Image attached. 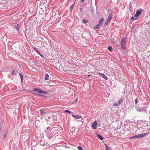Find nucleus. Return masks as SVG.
Instances as JSON below:
<instances>
[{"mask_svg": "<svg viewBox=\"0 0 150 150\" xmlns=\"http://www.w3.org/2000/svg\"><path fill=\"white\" fill-rule=\"evenodd\" d=\"M104 19L103 18H102L101 19H100L99 20V25H101L103 23V21H104Z\"/></svg>", "mask_w": 150, "mask_h": 150, "instance_id": "nucleus-11", "label": "nucleus"}, {"mask_svg": "<svg viewBox=\"0 0 150 150\" xmlns=\"http://www.w3.org/2000/svg\"><path fill=\"white\" fill-rule=\"evenodd\" d=\"M64 112H67V113H72V112H71V111H69V110H65Z\"/></svg>", "mask_w": 150, "mask_h": 150, "instance_id": "nucleus-29", "label": "nucleus"}, {"mask_svg": "<svg viewBox=\"0 0 150 150\" xmlns=\"http://www.w3.org/2000/svg\"><path fill=\"white\" fill-rule=\"evenodd\" d=\"M129 10L130 11H131V8L130 7H129Z\"/></svg>", "mask_w": 150, "mask_h": 150, "instance_id": "nucleus-40", "label": "nucleus"}, {"mask_svg": "<svg viewBox=\"0 0 150 150\" xmlns=\"http://www.w3.org/2000/svg\"><path fill=\"white\" fill-rule=\"evenodd\" d=\"M72 116L74 118L76 119H79L81 117V116L80 115H74V114L72 115Z\"/></svg>", "mask_w": 150, "mask_h": 150, "instance_id": "nucleus-8", "label": "nucleus"}, {"mask_svg": "<svg viewBox=\"0 0 150 150\" xmlns=\"http://www.w3.org/2000/svg\"><path fill=\"white\" fill-rule=\"evenodd\" d=\"M135 102L136 104H137L138 103V99L137 98L135 99Z\"/></svg>", "mask_w": 150, "mask_h": 150, "instance_id": "nucleus-32", "label": "nucleus"}, {"mask_svg": "<svg viewBox=\"0 0 150 150\" xmlns=\"http://www.w3.org/2000/svg\"><path fill=\"white\" fill-rule=\"evenodd\" d=\"M85 0H81V2H83Z\"/></svg>", "mask_w": 150, "mask_h": 150, "instance_id": "nucleus-38", "label": "nucleus"}, {"mask_svg": "<svg viewBox=\"0 0 150 150\" xmlns=\"http://www.w3.org/2000/svg\"><path fill=\"white\" fill-rule=\"evenodd\" d=\"M7 135V134H5L4 135V138H3V139H4L5 137H6V136Z\"/></svg>", "mask_w": 150, "mask_h": 150, "instance_id": "nucleus-35", "label": "nucleus"}, {"mask_svg": "<svg viewBox=\"0 0 150 150\" xmlns=\"http://www.w3.org/2000/svg\"><path fill=\"white\" fill-rule=\"evenodd\" d=\"M143 10L142 9L140 8L139 10H137L136 11V13L134 15L135 17H138L141 14L142 11Z\"/></svg>", "mask_w": 150, "mask_h": 150, "instance_id": "nucleus-3", "label": "nucleus"}, {"mask_svg": "<svg viewBox=\"0 0 150 150\" xmlns=\"http://www.w3.org/2000/svg\"><path fill=\"white\" fill-rule=\"evenodd\" d=\"M35 94L36 95H37V96H41V97H45L44 96L41 95L40 94H37V93H35Z\"/></svg>", "mask_w": 150, "mask_h": 150, "instance_id": "nucleus-28", "label": "nucleus"}, {"mask_svg": "<svg viewBox=\"0 0 150 150\" xmlns=\"http://www.w3.org/2000/svg\"><path fill=\"white\" fill-rule=\"evenodd\" d=\"M122 100L121 99H120V100L118 101V104L119 105H120L121 103H122Z\"/></svg>", "mask_w": 150, "mask_h": 150, "instance_id": "nucleus-25", "label": "nucleus"}, {"mask_svg": "<svg viewBox=\"0 0 150 150\" xmlns=\"http://www.w3.org/2000/svg\"><path fill=\"white\" fill-rule=\"evenodd\" d=\"M50 127H48L46 129L47 130V131H49L50 130Z\"/></svg>", "mask_w": 150, "mask_h": 150, "instance_id": "nucleus-33", "label": "nucleus"}, {"mask_svg": "<svg viewBox=\"0 0 150 150\" xmlns=\"http://www.w3.org/2000/svg\"><path fill=\"white\" fill-rule=\"evenodd\" d=\"M113 105L114 106H118L119 105L117 102L114 103Z\"/></svg>", "mask_w": 150, "mask_h": 150, "instance_id": "nucleus-27", "label": "nucleus"}, {"mask_svg": "<svg viewBox=\"0 0 150 150\" xmlns=\"http://www.w3.org/2000/svg\"><path fill=\"white\" fill-rule=\"evenodd\" d=\"M34 50L39 54H40V52L38 51L37 48L36 47H34L33 48Z\"/></svg>", "mask_w": 150, "mask_h": 150, "instance_id": "nucleus-21", "label": "nucleus"}, {"mask_svg": "<svg viewBox=\"0 0 150 150\" xmlns=\"http://www.w3.org/2000/svg\"><path fill=\"white\" fill-rule=\"evenodd\" d=\"M16 29L18 31H19V27L18 25H16L15 26Z\"/></svg>", "mask_w": 150, "mask_h": 150, "instance_id": "nucleus-24", "label": "nucleus"}, {"mask_svg": "<svg viewBox=\"0 0 150 150\" xmlns=\"http://www.w3.org/2000/svg\"><path fill=\"white\" fill-rule=\"evenodd\" d=\"M112 14H110L109 15L108 18L106 19V21H110L111 20L112 18Z\"/></svg>", "mask_w": 150, "mask_h": 150, "instance_id": "nucleus-6", "label": "nucleus"}, {"mask_svg": "<svg viewBox=\"0 0 150 150\" xmlns=\"http://www.w3.org/2000/svg\"><path fill=\"white\" fill-rule=\"evenodd\" d=\"M108 21H106V22H105V25H107L108 24Z\"/></svg>", "mask_w": 150, "mask_h": 150, "instance_id": "nucleus-34", "label": "nucleus"}, {"mask_svg": "<svg viewBox=\"0 0 150 150\" xmlns=\"http://www.w3.org/2000/svg\"><path fill=\"white\" fill-rule=\"evenodd\" d=\"M139 134H137L134 136V137L135 138H139V137L138 136Z\"/></svg>", "mask_w": 150, "mask_h": 150, "instance_id": "nucleus-31", "label": "nucleus"}, {"mask_svg": "<svg viewBox=\"0 0 150 150\" xmlns=\"http://www.w3.org/2000/svg\"><path fill=\"white\" fill-rule=\"evenodd\" d=\"M34 91H37L38 93H40V92H42V90L38 88H34Z\"/></svg>", "mask_w": 150, "mask_h": 150, "instance_id": "nucleus-9", "label": "nucleus"}, {"mask_svg": "<svg viewBox=\"0 0 150 150\" xmlns=\"http://www.w3.org/2000/svg\"><path fill=\"white\" fill-rule=\"evenodd\" d=\"M97 123L96 122H95L93 123L92 125V128L94 129H96L97 127Z\"/></svg>", "mask_w": 150, "mask_h": 150, "instance_id": "nucleus-4", "label": "nucleus"}, {"mask_svg": "<svg viewBox=\"0 0 150 150\" xmlns=\"http://www.w3.org/2000/svg\"><path fill=\"white\" fill-rule=\"evenodd\" d=\"M135 108L137 111L138 112H144L146 111L147 108L145 106H143L142 108L139 107H135Z\"/></svg>", "mask_w": 150, "mask_h": 150, "instance_id": "nucleus-1", "label": "nucleus"}, {"mask_svg": "<svg viewBox=\"0 0 150 150\" xmlns=\"http://www.w3.org/2000/svg\"><path fill=\"white\" fill-rule=\"evenodd\" d=\"M75 129L74 127H73L71 128L70 130V132L71 133H73L75 132Z\"/></svg>", "mask_w": 150, "mask_h": 150, "instance_id": "nucleus-13", "label": "nucleus"}, {"mask_svg": "<svg viewBox=\"0 0 150 150\" xmlns=\"http://www.w3.org/2000/svg\"><path fill=\"white\" fill-rule=\"evenodd\" d=\"M105 146L106 147L105 150H110V149L108 147V146L106 144H105Z\"/></svg>", "mask_w": 150, "mask_h": 150, "instance_id": "nucleus-22", "label": "nucleus"}, {"mask_svg": "<svg viewBox=\"0 0 150 150\" xmlns=\"http://www.w3.org/2000/svg\"><path fill=\"white\" fill-rule=\"evenodd\" d=\"M49 76L48 74H46L45 77V79L46 80H47L48 79Z\"/></svg>", "mask_w": 150, "mask_h": 150, "instance_id": "nucleus-16", "label": "nucleus"}, {"mask_svg": "<svg viewBox=\"0 0 150 150\" xmlns=\"http://www.w3.org/2000/svg\"><path fill=\"white\" fill-rule=\"evenodd\" d=\"M126 40V38H123L122 39L121 41L120 46L121 48L123 50L125 49V45L126 43V42L125 41Z\"/></svg>", "mask_w": 150, "mask_h": 150, "instance_id": "nucleus-2", "label": "nucleus"}, {"mask_svg": "<svg viewBox=\"0 0 150 150\" xmlns=\"http://www.w3.org/2000/svg\"><path fill=\"white\" fill-rule=\"evenodd\" d=\"M74 4H72L70 6V10L71 11H72V10L73 9V8L74 7Z\"/></svg>", "mask_w": 150, "mask_h": 150, "instance_id": "nucleus-19", "label": "nucleus"}, {"mask_svg": "<svg viewBox=\"0 0 150 150\" xmlns=\"http://www.w3.org/2000/svg\"><path fill=\"white\" fill-rule=\"evenodd\" d=\"M39 111L40 112V115L42 117L43 116V115L44 114H45V113H46V114H47V112H45V111H44L42 110V109H40V110H39Z\"/></svg>", "mask_w": 150, "mask_h": 150, "instance_id": "nucleus-5", "label": "nucleus"}, {"mask_svg": "<svg viewBox=\"0 0 150 150\" xmlns=\"http://www.w3.org/2000/svg\"><path fill=\"white\" fill-rule=\"evenodd\" d=\"M97 136L101 140H102L104 139V137L101 135L98 134L97 135Z\"/></svg>", "mask_w": 150, "mask_h": 150, "instance_id": "nucleus-17", "label": "nucleus"}, {"mask_svg": "<svg viewBox=\"0 0 150 150\" xmlns=\"http://www.w3.org/2000/svg\"><path fill=\"white\" fill-rule=\"evenodd\" d=\"M39 54L42 57V55L40 53V54Z\"/></svg>", "mask_w": 150, "mask_h": 150, "instance_id": "nucleus-41", "label": "nucleus"}, {"mask_svg": "<svg viewBox=\"0 0 150 150\" xmlns=\"http://www.w3.org/2000/svg\"><path fill=\"white\" fill-rule=\"evenodd\" d=\"M88 21L87 19H83V22L85 23H87Z\"/></svg>", "mask_w": 150, "mask_h": 150, "instance_id": "nucleus-23", "label": "nucleus"}, {"mask_svg": "<svg viewBox=\"0 0 150 150\" xmlns=\"http://www.w3.org/2000/svg\"><path fill=\"white\" fill-rule=\"evenodd\" d=\"M134 138H135L134 137V136H133V137H131L130 138V139H134Z\"/></svg>", "mask_w": 150, "mask_h": 150, "instance_id": "nucleus-36", "label": "nucleus"}, {"mask_svg": "<svg viewBox=\"0 0 150 150\" xmlns=\"http://www.w3.org/2000/svg\"><path fill=\"white\" fill-rule=\"evenodd\" d=\"M41 93H43V94H47V92L46 91H42V92H40Z\"/></svg>", "mask_w": 150, "mask_h": 150, "instance_id": "nucleus-30", "label": "nucleus"}, {"mask_svg": "<svg viewBox=\"0 0 150 150\" xmlns=\"http://www.w3.org/2000/svg\"><path fill=\"white\" fill-rule=\"evenodd\" d=\"M47 137L49 138V139H50L51 137H50L49 135L47 136Z\"/></svg>", "mask_w": 150, "mask_h": 150, "instance_id": "nucleus-37", "label": "nucleus"}, {"mask_svg": "<svg viewBox=\"0 0 150 150\" xmlns=\"http://www.w3.org/2000/svg\"><path fill=\"white\" fill-rule=\"evenodd\" d=\"M136 17H135L134 16H132L130 20L131 21H133V20H135L137 19V18Z\"/></svg>", "mask_w": 150, "mask_h": 150, "instance_id": "nucleus-20", "label": "nucleus"}, {"mask_svg": "<svg viewBox=\"0 0 150 150\" xmlns=\"http://www.w3.org/2000/svg\"><path fill=\"white\" fill-rule=\"evenodd\" d=\"M99 74H100L101 75V76L105 80H107L108 79V78L107 77V76H105L104 74L100 73H99Z\"/></svg>", "mask_w": 150, "mask_h": 150, "instance_id": "nucleus-7", "label": "nucleus"}, {"mask_svg": "<svg viewBox=\"0 0 150 150\" xmlns=\"http://www.w3.org/2000/svg\"><path fill=\"white\" fill-rule=\"evenodd\" d=\"M17 73L18 71H17L14 70L12 71L11 74L12 75H16L17 74Z\"/></svg>", "mask_w": 150, "mask_h": 150, "instance_id": "nucleus-12", "label": "nucleus"}, {"mask_svg": "<svg viewBox=\"0 0 150 150\" xmlns=\"http://www.w3.org/2000/svg\"><path fill=\"white\" fill-rule=\"evenodd\" d=\"M41 144L42 146H44L45 145V144H44V143H43V144Z\"/></svg>", "mask_w": 150, "mask_h": 150, "instance_id": "nucleus-39", "label": "nucleus"}, {"mask_svg": "<svg viewBox=\"0 0 150 150\" xmlns=\"http://www.w3.org/2000/svg\"><path fill=\"white\" fill-rule=\"evenodd\" d=\"M100 25H99V24L96 25L95 26H94L93 28L94 29H96L98 28L99 27Z\"/></svg>", "mask_w": 150, "mask_h": 150, "instance_id": "nucleus-15", "label": "nucleus"}, {"mask_svg": "<svg viewBox=\"0 0 150 150\" xmlns=\"http://www.w3.org/2000/svg\"><path fill=\"white\" fill-rule=\"evenodd\" d=\"M147 134V133H144L140 134H139L138 136L139 137V138H141L144 137Z\"/></svg>", "mask_w": 150, "mask_h": 150, "instance_id": "nucleus-10", "label": "nucleus"}, {"mask_svg": "<svg viewBox=\"0 0 150 150\" xmlns=\"http://www.w3.org/2000/svg\"><path fill=\"white\" fill-rule=\"evenodd\" d=\"M45 132L47 133V134H48V132Z\"/></svg>", "mask_w": 150, "mask_h": 150, "instance_id": "nucleus-42", "label": "nucleus"}, {"mask_svg": "<svg viewBox=\"0 0 150 150\" xmlns=\"http://www.w3.org/2000/svg\"><path fill=\"white\" fill-rule=\"evenodd\" d=\"M108 49L110 52H112L113 50V49L111 46H109L108 47Z\"/></svg>", "mask_w": 150, "mask_h": 150, "instance_id": "nucleus-18", "label": "nucleus"}, {"mask_svg": "<svg viewBox=\"0 0 150 150\" xmlns=\"http://www.w3.org/2000/svg\"><path fill=\"white\" fill-rule=\"evenodd\" d=\"M78 149L79 150H83L82 147L80 146H78Z\"/></svg>", "mask_w": 150, "mask_h": 150, "instance_id": "nucleus-26", "label": "nucleus"}, {"mask_svg": "<svg viewBox=\"0 0 150 150\" xmlns=\"http://www.w3.org/2000/svg\"><path fill=\"white\" fill-rule=\"evenodd\" d=\"M19 74L20 76L21 79V82H22L23 78V74L20 73H19Z\"/></svg>", "mask_w": 150, "mask_h": 150, "instance_id": "nucleus-14", "label": "nucleus"}]
</instances>
